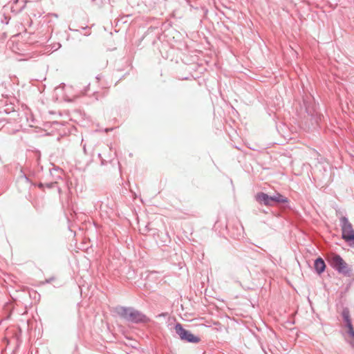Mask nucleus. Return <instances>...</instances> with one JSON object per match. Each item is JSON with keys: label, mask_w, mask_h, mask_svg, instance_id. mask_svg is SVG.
<instances>
[{"label": "nucleus", "mask_w": 354, "mask_h": 354, "mask_svg": "<svg viewBox=\"0 0 354 354\" xmlns=\"http://www.w3.org/2000/svg\"><path fill=\"white\" fill-rule=\"evenodd\" d=\"M117 313L122 318L134 322H143L145 317L138 311L124 307H118L116 308Z\"/></svg>", "instance_id": "f257e3e1"}, {"label": "nucleus", "mask_w": 354, "mask_h": 354, "mask_svg": "<svg viewBox=\"0 0 354 354\" xmlns=\"http://www.w3.org/2000/svg\"><path fill=\"white\" fill-rule=\"evenodd\" d=\"M330 261L331 266L339 272L346 274H348L351 271L348 265L339 255L336 254H331Z\"/></svg>", "instance_id": "f03ea898"}, {"label": "nucleus", "mask_w": 354, "mask_h": 354, "mask_svg": "<svg viewBox=\"0 0 354 354\" xmlns=\"http://www.w3.org/2000/svg\"><path fill=\"white\" fill-rule=\"evenodd\" d=\"M175 329H176V332L177 333V334L183 340H186L189 342H192V343H198L200 341L199 337L195 336L194 334H192L189 331L184 329L183 328V326H181V324H178L176 325Z\"/></svg>", "instance_id": "7ed1b4c3"}, {"label": "nucleus", "mask_w": 354, "mask_h": 354, "mask_svg": "<svg viewBox=\"0 0 354 354\" xmlns=\"http://www.w3.org/2000/svg\"><path fill=\"white\" fill-rule=\"evenodd\" d=\"M342 237L347 241H354V230L351 224L346 219L342 226Z\"/></svg>", "instance_id": "20e7f679"}, {"label": "nucleus", "mask_w": 354, "mask_h": 354, "mask_svg": "<svg viewBox=\"0 0 354 354\" xmlns=\"http://www.w3.org/2000/svg\"><path fill=\"white\" fill-rule=\"evenodd\" d=\"M255 198L260 204H263L267 206H272V203L270 202V196L263 192L257 193Z\"/></svg>", "instance_id": "39448f33"}, {"label": "nucleus", "mask_w": 354, "mask_h": 354, "mask_svg": "<svg viewBox=\"0 0 354 354\" xmlns=\"http://www.w3.org/2000/svg\"><path fill=\"white\" fill-rule=\"evenodd\" d=\"M270 202L272 205L276 203H286L288 202L287 198L284 197L281 194L277 193L274 196H270Z\"/></svg>", "instance_id": "423d86ee"}, {"label": "nucleus", "mask_w": 354, "mask_h": 354, "mask_svg": "<svg viewBox=\"0 0 354 354\" xmlns=\"http://www.w3.org/2000/svg\"><path fill=\"white\" fill-rule=\"evenodd\" d=\"M326 264L322 258H318L315 261V269L318 274H321L325 270Z\"/></svg>", "instance_id": "0eeeda50"}, {"label": "nucleus", "mask_w": 354, "mask_h": 354, "mask_svg": "<svg viewBox=\"0 0 354 354\" xmlns=\"http://www.w3.org/2000/svg\"><path fill=\"white\" fill-rule=\"evenodd\" d=\"M347 326L348 328V333L352 338H354V328L351 324V320H347Z\"/></svg>", "instance_id": "6e6552de"}, {"label": "nucleus", "mask_w": 354, "mask_h": 354, "mask_svg": "<svg viewBox=\"0 0 354 354\" xmlns=\"http://www.w3.org/2000/svg\"><path fill=\"white\" fill-rule=\"evenodd\" d=\"M344 319H345V321L346 323H347V320H351L348 313H344Z\"/></svg>", "instance_id": "1a4fd4ad"}, {"label": "nucleus", "mask_w": 354, "mask_h": 354, "mask_svg": "<svg viewBox=\"0 0 354 354\" xmlns=\"http://www.w3.org/2000/svg\"><path fill=\"white\" fill-rule=\"evenodd\" d=\"M54 280H55V277H52V278H50V279H46V281L47 283H50L51 281H54Z\"/></svg>", "instance_id": "9d476101"}]
</instances>
